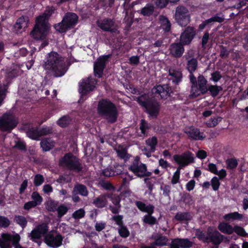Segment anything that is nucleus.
<instances>
[{"mask_svg":"<svg viewBox=\"0 0 248 248\" xmlns=\"http://www.w3.org/2000/svg\"><path fill=\"white\" fill-rule=\"evenodd\" d=\"M85 212L83 208L75 211L72 214V217L75 219H79L85 216Z\"/></svg>","mask_w":248,"mask_h":248,"instance_id":"obj_55","label":"nucleus"},{"mask_svg":"<svg viewBox=\"0 0 248 248\" xmlns=\"http://www.w3.org/2000/svg\"><path fill=\"white\" fill-rule=\"evenodd\" d=\"M70 29L73 28L78 23V16L74 13H67L62 18Z\"/></svg>","mask_w":248,"mask_h":248,"instance_id":"obj_20","label":"nucleus"},{"mask_svg":"<svg viewBox=\"0 0 248 248\" xmlns=\"http://www.w3.org/2000/svg\"><path fill=\"white\" fill-rule=\"evenodd\" d=\"M44 182V178L43 176L40 174H37L35 175L34 178V185L36 186H41Z\"/></svg>","mask_w":248,"mask_h":248,"instance_id":"obj_59","label":"nucleus"},{"mask_svg":"<svg viewBox=\"0 0 248 248\" xmlns=\"http://www.w3.org/2000/svg\"><path fill=\"white\" fill-rule=\"evenodd\" d=\"M61 166L65 167L68 170L79 173L83 170V166L79 159L71 153L65 154L59 161Z\"/></svg>","mask_w":248,"mask_h":248,"instance_id":"obj_6","label":"nucleus"},{"mask_svg":"<svg viewBox=\"0 0 248 248\" xmlns=\"http://www.w3.org/2000/svg\"><path fill=\"white\" fill-rule=\"evenodd\" d=\"M159 19L161 22V28L165 32H169L171 29V23L168 18L164 16H160Z\"/></svg>","mask_w":248,"mask_h":248,"instance_id":"obj_34","label":"nucleus"},{"mask_svg":"<svg viewBox=\"0 0 248 248\" xmlns=\"http://www.w3.org/2000/svg\"><path fill=\"white\" fill-rule=\"evenodd\" d=\"M10 239L7 236V233H3L0 239V248H11Z\"/></svg>","mask_w":248,"mask_h":248,"instance_id":"obj_39","label":"nucleus"},{"mask_svg":"<svg viewBox=\"0 0 248 248\" xmlns=\"http://www.w3.org/2000/svg\"><path fill=\"white\" fill-rule=\"evenodd\" d=\"M77 191V193L81 196L86 197L89 194V192L87 187L81 184L76 185L74 188V191Z\"/></svg>","mask_w":248,"mask_h":248,"instance_id":"obj_37","label":"nucleus"},{"mask_svg":"<svg viewBox=\"0 0 248 248\" xmlns=\"http://www.w3.org/2000/svg\"><path fill=\"white\" fill-rule=\"evenodd\" d=\"M128 170L139 178L149 177L152 174L151 172L147 170V166L140 162V158L138 156L135 157L134 161L128 167Z\"/></svg>","mask_w":248,"mask_h":248,"instance_id":"obj_8","label":"nucleus"},{"mask_svg":"<svg viewBox=\"0 0 248 248\" xmlns=\"http://www.w3.org/2000/svg\"><path fill=\"white\" fill-rule=\"evenodd\" d=\"M146 144L150 147L152 152H155L158 144V140L155 136H153L146 140Z\"/></svg>","mask_w":248,"mask_h":248,"instance_id":"obj_38","label":"nucleus"},{"mask_svg":"<svg viewBox=\"0 0 248 248\" xmlns=\"http://www.w3.org/2000/svg\"><path fill=\"white\" fill-rule=\"evenodd\" d=\"M63 238L62 235L58 233L54 236L51 232L46 234L44 237L45 243L49 247L53 248H57L62 245Z\"/></svg>","mask_w":248,"mask_h":248,"instance_id":"obj_14","label":"nucleus"},{"mask_svg":"<svg viewBox=\"0 0 248 248\" xmlns=\"http://www.w3.org/2000/svg\"><path fill=\"white\" fill-rule=\"evenodd\" d=\"M35 228L39 231L41 235L46 234V233L48 230V227L46 223L40 224L37 226Z\"/></svg>","mask_w":248,"mask_h":248,"instance_id":"obj_54","label":"nucleus"},{"mask_svg":"<svg viewBox=\"0 0 248 248\" xmlns=\"http://www.w3.org/2000/svg\"><path fill=\"white\" fill-rule=\"evenodd\" d=\"M223 90L221 86L217 85H209L207 88V93L209 92L212 97L215 98L217 97L220 92Z\"/></svg>","mask_w":248,"mask_h":248,"instance_id":"obj_33","label":"nucleus"},{"mask_svg":"<svg viewBox=\"0 0 248 248\" xmlns=\"http://www.w3.org/2000/svg\"><path fill=\"white\" fill-rule=\"evenodd\" d=\"M15 115L11 112H6L0 117V130L10 133L18 124Z\"/></svg>","mask_w":248,"mask_h":248,"instance_id":"obj_7","label":"nucleus"},{"mask_svg":"<svg viewBox=\"0 0 248 248\" xmlns=\"http://www.w3.org/2000/svg\"><path fill=\"white\" fill-rule=\"evenodd\" d=\"M243 218V215L237 212L228 213L223 216V218L227 221L235 220H242Z\"/></svg>","mask_w":248,"mask_h":248,"instance_id":"obj_32","label":"nucleus"},{"mask_svg":"<svg viewBox=\"0 0 248 248\" xmlns=\"http://www.w3.org/2000/svg\"><path fill=\"white\" fill-rule=\"evenodd\" d=\"M149 117L156 118L159 115L161 109V103L154 97L148 93H143L137 97L135 99Z\"/></svg>","mask_w":248,"mask_h":248,"instance_id":"obj_2","label":"nucleus"},{"mask_svg":"<svg viewBox=\"0 0 248 248\" xmlns=\"http://www.w3.org/2000/svg\"><path fill=\"white\" fill-rule=\"evenodd\" d=\"M50 28L48 21H46L43 17H38L31 35L35 40H44L49 34Z\"/></svg>","mask_w":248,"mask_h":248,"instance_id":"obj_5","label":"nucleus"},{"mask_svg":"<svg viewBox=\"0 0 248 248\" xmlns=\"http://www.w3.org/2000/svg\"><path fill=\"white\" fill-rule=\"evenodd\" d=\"M211 77L210 78V80L213 81L215 83H217L222 78V75L220 72L216 70L211 74Z\"/></svg>","mask_w":248,"mask_h":248,"instance_id":"obj_53","label":"nucleus"},{"mask_svg":"<svg viewBox=\"0 0 248 248\" xmlns=\"http://www.w3.org/2000/svg\"><path fill=\"white\" fill-rule=\"evenodd\" d=\"M185 132L190 139L196 140H202L205 137V136H203V132L201 133L199 129L195 128L193 126L190 127L189 130Z\"/></svg>","mask_w":248,"mask_h":248,"instance_id":"obj_23","label":"nucleus"},{"mask_svg":"<svg viewBox=\"0 0 248 248\" xmlns=\"http://www.w3.org/2000/svg\"><path fill=\"white\" fill-rule=\"evenodd\" d=\"M40 146L43 151H50L54 146V142L49 138H45L40 142Z\"/></svg>","mask_w":248,"mask_h":248,"instance_id":"obj_30","label":"nucleus"},{"mask_svg":"<svg viewBox=\"0 0 248 248\" xmlns=\"http://www.w3.org/2000/svg\"><path fill=\"white\" fill-rule=\"evenodd\" d=\"M31 198L33 202H35L37 205H40L43 201L42 197L37 192H33L31 195Z\"/></svg>","mask_w":248,"mask_h":248,"instance_id":"obj_60","label":"nucleus"},{"mask_svg":"<svg viewBox=\"0 0 248 248\" xmlns=\"http://www.w3.org/2000/svg\"><path fill=\"white\" fill-rule=\"evenodd\" d=\"M97 112L109 124L115 123L118 118V111L116 106L110 100L103 98L99 100L97 107Z\"/></svg>","mask_w":248,"mask_h":248,"instance_id":"obj_3","label":"nucleus"},{"mask_svg":"<svg viewBox=\"0 0 248 248\" xmlns=\"http://www.w3.org/2000/svg\"><path fill=\"white\" fill-rule=\"evenodd\" d=\"M112 219L114 221L115 223L119 227L124 225L123 216L122 215H118L117 216H114L112 217Z\"/></svg>","mask_w":248,"mask_h":248,"instance_id":"obj_64","label":"nucleus"},{"mask_svg":"<svg viewBox=\"0 0 248 248\" xmlns=\"http://www.w3.org/2000/svg\"><path fill=\"white\" fill-rule=\"evenodd\" d=\"M191 84L189 97L197 98L207 93L208 80L202 75H199L197 78L192 75L189 77Z\"/></svg>","mask_w":248,"mask_h":248,"instance_id":"obj_4","label":"nucleus"},{"mask_svg":"<svg viewBox=\"0 0 248 248\" xmlns=\"http://www.w3.org/2000/svg\"><path fill=\"white\" fill-rule=\"evenodd\" d=\"M10 224L9 219L4 216H0V227L7 228Z\"/></svg>","mask_w":248,"mask_h":248,"instance_id":"obj_62","label":"nucleus"},{"mask_svg":"<svg viewBox=\"0 0 248 248\" xmlns=\"http://www.w3.org/2000/svg\"><path fill=\"white\" fill-rule=\"evenodd\" d=\"M8 237L10 239V242H12L14 246L18 245L20 240V236L19 234L16 233L15 235H12L7 233Z\"/></svg>","mask_w":248,"mask_h":248,"instance_id":"obj_52","label":"nucleus"},{"mask_svg":"<svg viewBox=\"0 0 248 248\" xmlns=\"http://www.w3.org/2000/svg\"><path fill=\"white\" fill-rule=\"evenodd\" d=\"M175 162L185 167L194 162V155L189 151H186L181 155H174L173 156Z\"/></svg>","mask_w":248,"mask_h":248,"instance_id":"obj_12","label":"nucleus"},{"mask_svg":"<svg viewBox=\"0 0 248 248\" xmlns=\"http://www.w3.org/2000/svg\"><path fill=\"white\" fill-rule=\"evenodd\" d=\"M143 222L150 226H153L157 223L156 218L152 215H145L142 219Z\"/></svg>","mask_w":248,"mask_h":248,"instance_id":"obj_42","label":"nucleus"},{"mask_svg":"<svg viewBox=\"0 0 248 248\" xmlns=\"http://www.w3.org/2000/svg\"><path fill=\"white\" fill-rule=\"evenodd\" d=\"M124 170V165L115 164L103 170V174L106 177H111L122 174Z\"/></svg>","mask_w":248,"mask_h":248,"instance_id":"obj_16","label":"nucleus"},{"mask_svg":"<svg viewBox=\"0 0 248 248\" xmlns=\"http://www.w3.org/2000/svg\"><path fill=\"white\" fill-rule=\"evenodd\" d=\"M54 29L60 33H65L70 30L69 27L67 26L64 22H63V19L62 21L58 24H55L54 25Z\"/></svg>","mask_w":248,"mask_h":248,"instance_id":"obj_41","label":"nucleus"},{"mask_svg":"<svg viewBox=\"0 0 248 248\" xmlns=\"http://www.w3.org/2000/svg\"><path fill=\"white\" fill-rule=\"evenodd\" d=\"M43 67L46 70L51 71L55 78L64 76L67 70L65 62L62 57L54 51L47 54Z\"/></svg>","mask_w":248,"mask_h":248,"instance_id":"obj_1","label":"nucleus"},{"mask_svg":"<svg viewBox=\"0 0 248 248\" xmlns=\"http://www.w3.org/2000/svg\"><path fill=\"white\" fill-rule=\"evenodd\" d=\"M226 162L227 168L231 170L235 169L238 165L237 161L235 158L228 159Z\"/></svg>","mask_w":248,"mask_h":248,"instance_id":"obj_56","label":"nucleus"},{"mask_svg":"<svg viewBox=\"0 0 248 248\" xmlns=\"http://www.w3.org/2000/svg\"><path fill=\"white\" fill-rule=\"evenodd\" d=\"M71 119L69 116H63L59 119L57 124L62 128L67 127L70 124Z\"/></svg>","mask_w":248,"mask_h":248,"instance_id":"obj_45","label":"nucleus"},{"mask_svg":"<svg viewBox=\"0 0 248 248\" xmlns=\"http://www.w3.org/2000/svg\"><path fill=\"white\" fill-rule=\"evenodd\" d=\"M181 41L178 43H173L170 45L169 50L170 54L174 58H179L181 57L184 52L185 48Z\"/></svg>","mask_w":248,"mask_h":248,"instance_id":"obj_17","label":"nucleus"},{"mask_svg":"<svg viewBox=\"0 0 248 248\" xmlns=\"http://www.w3.org/2000/svg\"><path fill=\"white\" fill-rule=\"evenodd\" d=\"M218 229L223 233L231 234L233 233V227L227 222H222L219 223Z\"/></svg>","mask_w":248,"mask_h":248,"instance_id":"obj_31","label":"nucleus"},{"mask_svg":"<svg viewBox=\"0 0 248 248\" xmlns=\"http://www.w3.org/2000/svg\"><path fill=\"white\" fill-rule=\"evenodd\" d=\"M198 60L196 58H192L187 61L186 69L189 73V77L192 75H194L193 73L198 68Z\"/></svg>","mask_w":248,"mask_h":248,"instance_id":"obj_29","label":"nucleus"},{"mask_svg":"<svg viewBox=\"0 0 248 248\" xmlns=\"http://www.w3.org/2000/svg\"><path fill=\"white\" fill-rule=\"evenodd\" d=\"M108 203L106 196L105 195H100L99 196L95 198L92 203L98 208H103L105 207Z\"/></svg>","mask_w":248,"mask_h":248,"instance_id":"obj_27","label":"nucleus"},{"mask_svg":"<svg viewBox=\"0 0 248 248\" xmlns=\"http://www.w3.org/2000/svg\"><path fill=\"white\" fill-rule=\"evenodd\" d=\"M27 135L30 139L38 140L41 137L39 129L37 127H31L29 128L27 132Z\"/></svg>","mask_w":248,"mask_h":248,"instance_id":"obj_35","label":"nucleus"},{"mask_svg":"<svg viewBox=\"0 0 248 248\" xmlns=\"http://www.w3.org/2000/svg\"><path fill=\"white\" fill-rule=\"evenodd\" d=\"M180 201L186 205H190L192 204L193 198L190 193L184 192L181 197Z\"/></svg>","mask_w":248,"mask_h":248,"instance_id":"obj_43","label":"nucleus"},{"mask_svg":"<svg viewBox=\"0 0 248 248\" xmlns=\"http://www.w3.org/2000/svg\"><path fill=\"white\" fill-rule=\"evenodd\" d=\"M97 80L89 77L82 79L79 83V92L81 96L86 95L90 92L93 91L95 88Z\"/></svg>","mask_w":248,"mask_h":248,"instance_id":"obj_10","label":"nucleus"},{"mask_svg":"<svg viewBox=\"0 0 248 248\" xmlns=\"http://www.w3.org/2000/svg\"><path fill=\"white\" fill-rule=\"evenodd\" d=\"M233 232H235L237 235L242 236L246 237L247 235L245 230L242 227L238 225H235L233 227Z\"/></svg>","mask_w":248,"mask_h":248,"instance_id":"obj_49","label":"nucleus"},{"mask_svg":"<svg viewBox=\"0 0 248 248\" xmlns=\"http://www.w3.org/2000/svg\"><path fill=\"white\" fill-rule=\"evenodd\" d=\"M151 238L154 240L151 243L155 247L166 246L168 241L166 236L158 233L152 235Z\"/></svg>","mask_w":248,"mask_h":248,"instance_id":"obj_21","label":"nucleus"},{"mask_svg":"<svg viewBox=\"0 0 248 248\" xmlns=\"http://www.w3.org/2000/svg\"><path fill=\"white\" fill-rule=\"evenodd\" d=\"M197 235L198 238L202 241L204 243L208 242V230L207 232H204L202 231H199L197 232Z\"/></svg>","mask_w":248,"mask_h":248,"instance_id":"obj_50","label":"nucleus"},{"mask_svg":"<svg viewBox=\"0 0 248 248\" xmlns=\"http://www.w3.org/2000/svg\"><path fill=\"white\" fill-rule=\"evenodd\" d=\"M26 24L25 17L21 16L17 19L15 27L18 30H21L23 27H25Z\"/></svg>","mask_w":248,"mask_h":248,"instance_id":"obj_48","label":"nucleus"},{"mask_svg":"<svg viewBox=\"0 0 248 248\" xmlns=\"http://www.w3.org/2000/svg\"><path fill=\"white\" fill-rule=\"evenodd\" d=\"M112 56L111 54L104 55L100 56L94 63L93 72L94 76L98 78L102 77L103 71L106 67L107 63L109 59Z\"/></svg>","mask_w":248,"mask_h":248,"instance_id":"obj_11","label":"nucleus"},{"mask_svg":"<svg viewBox=\"0 0 248 248\" xmlns=\"http://www.w3.org/2000/svg\"><path fill=\"white\" fill-rule=\"evenodd\" d=\"M68 210V208L64 205L62 204L57 207L56 211L58 212V217H62L65 215Z\"/></svg>","mask_w":248,"mask_h":248,"instance_id":"obj_57","label":"nucleus"},{"mask_svg":"<svg viewBox=\"0 0 248 248\" xmlns=\"http://www.w3.org/2000/svg\"><path fill=\"white\" fill-rule=\"evenodd\" d=\"M224 20V18L223 17L218 16L217 14L214 16L204 20V21L207 26L210 28L214 22H217L218 23H222Z\"/></svg>","mask_w":248,"mask_h":248,"instance_id":"obj_40","label":"nucleus"},{"mask_svg":"<svg viewBox=\"0 0 248 248\" xmlns=\"http://www.w3.org/2000/svg\"><path fill=\"white\" fill-rule=\"evenodd\" d=\"M14 221L23 229L25 228L27 225L28 221L26 218L23 216L16 215Z\"/></svg>","mask_w":248,"mask_h":248,"instance_id":"obj_44","label":"nucleus"},{"mask_svg":"<svg viewBox=\"0 0 248 248\" xmlns=\"http://www.w3.org/2000/svg\"><path fill=\"white\" fill-rule=\"evenodd\" d=\"M174 18L176 22L181 27H186L190 21V15L187 8L179 5L175 10Z\"/></svg>","mask_w":248,"mask_h":248,"instance_id":"obj_9","label":"nucleus"},{"mask_svg":"<svg viewBox=\"0 0 248 248\" xmlns=\"http://www.w3.org/2000/svg\"><path fill=\"white\" fill-rule=\"evenodd\" d=\"M155 180L156 177L155 176L151 177L150 178L147 177L144 179V183L146 185V187L149 191V194H150L152 193L154 188V185L155 184Z\"/></svg>","mask_w":248,"mask_h":248,"instance_id":"obj_36","label":"nucleus"},{"mask_svg":"<svg viewBox=\"0 0 248 248\" xmlns=\"http://www.w3.org/2000/svg\"><path fill=\"white\" fill-rule=\"evenodd\" d=\"M192 218V213L189 212H178L174 216V219L176 220L181 222H186V224L191 221Z\"/></svg>","mask_w":248,"mask_h":248,"instance_id":"obj_24","label":"nucleus"},{"mask_svg":"<svg viewBox=\"0 0 248 248\" xmlns=\"http://www.w3.org/2000/svg\"><path fill=\"white\" fill-rule=\"evenodd\" d=\"M110 201L114 206L110 205L109 206V209L114 214H118L121 211V208L122 207L120 202L121 199L118 195H114L111 196L110 197Z\"/></svg>","mask_w":248,"mask_h":248,"instance_id":"obj_22","label":"nucleus"},{"mask_svg":"<svg viewBox=\"0 0 248 248\" xmlns=\"http://www.w3.org/2000/svg\"><path fill=\"white\" fill-rule=\"evenodd\" d=\"M55 8L53 7H47L42 16L39 17H43L46 21H48L47 19L54 13Z\"/></svg>","mask_w":248,"mask_h":248,"instance_id":"obj_47","label":"nucleus"},{"mask_svg":"<svg viewBox=\"0 0 248 248\" xmlns=\"http://www.w3.org/2000/svg\"><path fill=\"white\" fill-rule=\"evenodd\" d=\"M171 189V186L169 185H162L160 186V190L163 191V195L166 197H170Z\"/></svg>","mask_w":248,"mask_h":248,"instance_id":"obj_51","label":"nucleus"},{"mask_svg":"<svg viewBox=\"0 0 248 248\" xmlns=\"http://www.w3.org/2000/svg\"><path fill=\"white\" fill-rule=\"evenodd\" d=\"M225 236L218 231H210L208 230V243H212L215 246L218 247L223 240Z\"/></svg>","mask_w":248,"mask_h":248,"instance_id":"obj_18","label":"nucleus"},{"mask_svg":"<svg viewBox=\"0 0 248 248\" xmlns=\"http://www.w3.org/2000/svg\"><path fill=\"white\" fill-rule=\"evenodd\" d=\"M41 236V234L39 233V231L36 228L33 229L30 233L31 239L33 241L36 239H40Z\"/></svg>","mask_w":248,"mask_h":248,"instance_id":"obj_63","label":"nucleus"},{"mask_svg":"<svg viewBox=\"0 0 248 248\" xmlns=\"http://www.w3.org/2000/svg\"><path fill=\"white\" fill-rule=\"evenodd\" d=\"M151 128V125L145 119H141L140 123V129L141 134L138 135L140 137H147L148 135V130Z\"/></svg>","mask_w":248,"mask_h":248,"instance_id":"obj_28","label":"nucleus"},{"mask_svg":"<svg viewBox=\"0 0 248 248\" xmlns=\"http://www.w3.org/2000/svg\"><path fill=\"white\" fill-rule=\"evenodd\" d=\"M196 30L194 27L187 26L180 35V41L183 45H189L196 35Z\"/></svg>","mask_w":248,"mask_h":248,"instance_id":"obj_13","label":"nucleus"},{"mask_svg":"<svg viewBox=\"0 0 248 248\" xmlns=\"http://www.w3.org/2000/svg\"><path fill=\"white\" fill-rule=\"evenodd\" d=\"M153 94H158L162 99H166L172 93L171 88L168 84L158 85L152 89Z\"/></svg>","mask_w":248,"mask_h":248,"instance_id":"obj_15","label":"nucleus"},{"mask_svg":"<svg viewBox=\"0 0 248 248\" xmlns=\"http://www.w3.org/2000/svg\"><path fill=\"white\" fill-rule=\"evenodd\" d=\"M118 231L119 235L122 238H126L130 235V232L124 225L119 227Z\"/></svg>","mask_w":248,"mask_h":248,"instance_id":"obj_46","label":"nucleus"},{"mask_svg":"<svg viewBox=\"0 0 248 248\" xmlns=\"http://www.w3.org/2000/svg\"><path fill=\"white\" fill-rule=\"evenodd\" d=\"M211 185L214 191L217 190L220 185L219 179L216 176L213 177L211 181Z\"/></svg>","mask_w":248,"mask_h":248,"instance_id":"obj_58","label":"nucleus"},{"mask_svg":"<svg viewBox=\"0 0 248 248\" xmlns=\"http://www.w3.org/2000/svg\"><path fill=\"white\" fill-rule=\"evenodd\" d=\"M114 22L110 18H105L100 22L98 23V27L103 31H109L111 33L116 32V29L114 28Z\"/></svg>","mask_w":248,"mask_h":248,"instance_id":"obj_19","label":"nucleus"},{"mask_svg":"<svg viewBox=\"0 0 248 248\" xmlns=\"http://www.w3.org/2000/svg\"><path fill=\"white\" fill-rule=\"evenodd\" d=\"M155 5L159 8H164L170 2L169 0H154Z\"/></svg>","mask_w":248,"mask_h":248,"instance_id":"obj_61","label":"nucleus"},{"mask_svg":"<svg viewBox=\"0 0 248 248\" xmlns=\"http://www.w3.org/2000/svg\"><path fill=\"white\" fill-rule=\"evenodd\" d=\"M155 9V7L153 4L148 3L140 10L138 11V12L140 15L144 16H150L153 15Z\"/></svg>","mask_w":248,"mask_h":248,"instance_id":"obj_26","label":"nucleus"},{"mask_svg":"<svg viewBox=\"0 0 248 248\" xmlns=\"http://www.w3.org/2000/svg\"><path fill=\"white\" fill-rule=\"evenodd\" d=\"M169 75L173 78L172 82L178 85L182 80L183 75L182 72L175 69H170Z\"/></svg>","mask_w":248,"mask_h":248,"instance_id":"obj_25","label":"nucleus"}]
</instances>
